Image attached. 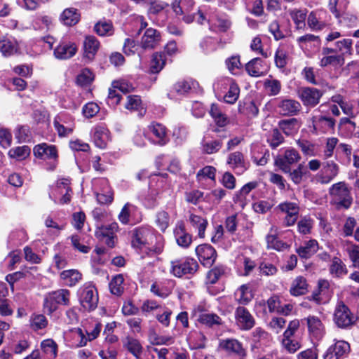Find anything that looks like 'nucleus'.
Segmentation results:
<instances>
[{"label":"nucleus","mask_w":359,"mask_h":359,"mask_svg":"<svg viewBox=\"0 0 359 359\" xmlns=\"http://www.w3.org/2000/svg\"><path fill=\"white\" fill-rule=\"evenodd\" d=\"M131 245L137 250L144 249L148 255L160 254L163 249V238L156 235L148 226H139L131 231Z\"/></svg>","instance_id":"obj_1"},{"label":"nucleus","mask_w":359,"mask_h":359,"mask_svg":"<svg viewBox=\"0 0 359 359\" xmlns=\"http://www.w3.org/2000/svg\"><path fill=\"white\" fill-rule=\"evenodd\" d=\"M70 292L67 289H59L47 293L43 299V309L48 314L55 311L60 305L70 304Z\"/></svg>","instance_id":"obj_2"},{"label":"nucleus","mask_w":359,"mask_h":359,"mask_svg":"<svg viewBox=\"0 0 359 359\" xmlns=\"http://www.w3.org/2000/svg\"><path fill=\"white\" fill-rule=\"evenodd\" d=\"M198 269V264L194 259L185 257L171 261L170 273L175 277L181 278L186 275H194Z\"/></svg>","instance_id":"obj_3"},{"label":"nucleus","mask_w":359,"mask_h":359,"mask_svg":"<svg viewBox=\"0 0 359 359\" xmlns=\"http://www.w3.org/2000/svg\"><path fill=\"white\" fill-rule=\"evenodd\" d=\"M72 193L69 180L61 179L51 188L49 196L55 203L65 204L71 201Z\"/></svg>","instance_id":"obj_4"},{"label":"nucleus","mask_w":359,"mask_h":359,"mask_svg":"<svg viewBox=\"0 0 359 359\" xmlns=\"http://www.w3.org/2000/svg\"><path fill=\"white\" fill-rule=\"evenodd\" d=\"M79 298L81 306L88 311L96 309L98 303V294L96 288L90 283H85L79 291Z\"/></svg>","instance_id":"obj_5"},{"label":"nucleus","mask_w":359,"mask_h":359,"mask_svg":"<svg viewBox=\"0 0 359 359\" xmlns=\"http://www.w3.org/2000/svg\"><path fill=\"white\" fill-rule=\"evenodd\" d=\"M330 194L334 203L345 208H348L352 203V197L350 190L344 182L334 184L330 188Z\"/></svg>","instance_id":"obj_6"},{"label":"nucleus","mask_w":359,"mask_h":359,"mask_svg":"<svg viewBox=\"0 0 359 359\" xmlns=\"http://www.w3.org/2000/svg\"><path fill=\"white\" fill-rule=\"evenodd\" d=\"M344 64V57L336 52L334 48L323 47L320 53L319 66L325 68L332 67L338 68Z\"/></svg>","instance_id":"obj_7"},{"label":"nucleus","mask_w":359,"mask_h":359,"mask_svg":"<svg viewBox=\"0 0 359 359\" xmlns=\"http://www.w3.org/2000/svg\"><path fill=\"white\" fill-rule=\"evenodd\" d=\"M339 173V166L333 161H327L320 171L317 173L313 180L322 184H329Z\"/></svg>","instance_id":"obj_8"},{"label":"nucleus","mask_w":359,"mask_h":359,"mask_svg":"<svg viewBox=\"0 0 359 359\" xmlns=\"http://www.w3.org/2000/svg\"><path fill=\"white\" fill-rule=\"evenodd\" d=\"M276 209L280 212L285 214L283 224L285 226H293L298 219L299 207L296 203L283 202L280 203Z\"/></svg>","instance_id":"obj_9"},{"label":"nucleus","mask_w":359,"mask_h":359,"mask_svg":"<svg viewBox=\"0 0 359 359\" xmlns=\"http://www.w3.org/2000/svg\"><path fill=\"white\" fill-rule=\"evenodd\" d=\"M323 94L321 90L312 87H302L297 91L298 97L304 105L311 107L319 103Z\"/></svg>","instance_id":"obj_10"},{"label":"nucleus","mask_w":359,"mask_h":359,"mask_svg":"<svg viewBox=\"0 0 359 359\" xmlns=\"http://www.w3.org/2000/svg\"><path fill=\"white\" fill-rule=\"evenodd\" d=\"M301 159L298 151L294 148H287L284 151L283 156H278L275 160V164L283 172H290V165L297 163Z\"/></svg>","instance_id":"obj_11"},{"label":"nucleus","mask_w":359,"mask_h":359,"mask_svg":"<svg viewBox=\"0 0 359 359\" xmlns=\"http://www.w3.org/2000/svg\"><path fill=\"white\" fill-rule=\"evenodd\" d=\"M118 220L123 224H133L142 219L138 208L130 203H126L118 215Z\"/></svg>","instance_id":"obj_12"},{"label":"nucleus","mask_w":359,"mask_h":359,"mask_svg":"<svg viewBox=\"0 0 359 359\" xmlns=\"http://www.w3.org/2000/svg\"><path fill=\"white\" fill-rule=\"evenodd\" d=\"M350 352V345L344 340H337L331 345L323 355L324 359H343Z\"/></svg>","instance_id":"obj_13"},{"label":"nucleus","mask_w":359,"mask_h":359,"mask_svg":"<svg viewBox=\"0 0 359 359\" xmlns=\"http://www.w3.org/2000/svg\"><path fill=\"white\" fill-rule=\"evenodd\" d=\"M118 229V224L116 222L103 225L96 229L95 236L101 241L105 243L109 247L112 248L114 245L115 234Z\"/></svg>","instance_id":"obj_14"},{"label":"nucleus","mask_w":359,"mask_h":359,"mask_svg":"<svg viewBox=\"0 0 359 359\" xmlns=\"http://www.w3.org/2000/svg\"><path fill=\"white\" fill-rule=\"evenodd\" d=\"M334 320L339 327H347L353 323V317L349 309L342 302L337 304L334 314Z\"/></svg>","instance_id":"obj_15"},{"label":"nucleus","mask_w":359,"mask_h":359,"mask_svg":"<svg viewBox=\"0 0 359 359\" xmlns=\"http://www.w3.org/2000/svg\"><path fill=\"white\" fill-rule=\"evenodd\" d=\"M196 253L201 263L207 267L211 266L217 257L216 250L209 244L197 246Z\"/></svg>","instance_id":"obj_16"},{"label":"nucleus","mask_w":359,"mask_h":359,"mask_svg":"<svg viewBox=\"0 0 359 359\" xmlns=\"http://www.w3.org/2000/svg\"><path fill=\"white\" fill-rule=\"evenodd\" d=\"M93 186L97 188L100 187L99 192L96 193L98 203L100 204H109L113 201V192L109 186L108 180L106 179H98L93 181Z\"/></svg>","instance_id":"obj_17"},{"label":"nucleus","mask_w":359,"mask_h":359,"mask_svg":"<svg viewBox=\"0 0 359 359\" xmlns=\"http://www.w3.org/2000/svg\"><path fill=\"white\" fill-rule=\"evenodd\" d=\"M226 163L237 175L243 174L248 168V163L245 161L243 154L238 151L228 155Z\"/></svg>","instance_id":"obj_18"},{"label":"nucleus","mask_w":359,"mask_h":359,"mask_svg":"<svg viewBox=\"0 0 359 359\" xmlns=\"http://www.w3.org/2000/svg\"><path fill=\"white\" fill-rule=\"evenodd\" d=\"M331 297L330 283L327 280L323 279L318 280V287L313 292L311 299L320 304L327 302Z\"/></svg>","instance_id":"obj_19"},{"label":"nucleus","mask_w":359,"mask_h":359,"mask_svg":"<svg viewBox=\"0 0 359 359\" xmlns=\"http://www.w3.org/2000/svg\"><path fill=\"white\" fill-rule=\"evenodd\" d=\"M305 320L310 336L318 341L322 339L325 334V327L320 318L314 316H309Z\"/></svg>","instance_id":"obj_20"},{"label":"nucleus","mask_w":359,"mask_h":359,"mask_svg":"<svg viewBox=\"0 0 359 359\" xmlns=\"http://www.w3.org/2000/svg\"><path fill=\"white\" fill-rule=\"evenodd\" d=\"M235 318L237 325L244 330H248L255 325V319L247 309L238 306L235 311Z\"/></svg>","instance_id":"obj_21"},{"label":"nucleus","mask_w":359,"mask_h":359,"mask_svg":"<svg viewBox=\"0 0 359 359\" xmlns=\"http://www.w3.org/2000/svg\"><path fill=\"white\" fill-rule=\"evenodd\" d=\"M219 346L229 353H233L238 357V359H245L246 351L242 344L236 339H226L219 342Z\"/></svg>","instance_id":"obj_22"},{"label":"nucleus","mask_w":359,"mask_h":359,"mask_svg":"<svg viewBox=\"0 0 359 359\" xmlns=\"http://www.w3.org/2000/svg\"><path fill=\"white\" fill-rule=\"evenodd\" d=\"M277 108L283 116L297 115L302 109L301 104L292 99H283L279 101Z\"/></svg>","instance_id":"obj_23"},{"label":"nucleus","mask_w":359,"mask_h":359,"mask_svg":"<svg viewBox=\"0 0 359 359\" xmlns=\"http://www.w3.org/2000/svg\"><path fill=\"white\" fill-rule=\"evenodd\" d=\"M221 83L227 88V92L224 96V100L229 104H234L239 96L240 88L238 84L230 78H225L221 81Z\"/></svg>","instance_id":"obj_24"},{"label":"nucleus","mask_w":359,"mask_h":359,"mask_svg":"<svg viewBox=\"0 0 359 359\" xmlns=\"http://www.w3.org/2000/svg\"><path fill=\"white\" fill-rule=\"evenodd\" d=\"M312 126L316 133H325L334 128L335 120L324 116H314L312 118Z\"/></svg>","instance_id":"obj_25"},{"label":"nucleus","mask_w":359,"mask_h":359,"mask_svg":"<svg viewBox=\"0 0 359 359\" xmlns=\"http://www.w3.org/2000/svg\"><path fill=\"white\" fill-rule=\"evenodd\" d=\"M77 51L74 43L62 41L54 50V55L59 60H67L73 57Z\"/></svg>","instance_id":"obj_26"},{"label":"nucleus","mask_w":359,"mask_h":359,"mask_svg":"<svg viewBox=\"0 0 359 359\" xmlns=\"http://www.w3.org/2000/svg\"><path fill=\"white\" fill-rule=\"evenodd\" d=\"M245 70L250 76L259 77L267 73L268 67L262 59L255 57L245 65Z\"/></svg>","instance_id":"obj_27"},{"label":"nucleus","mask_w":359,"mask_h":359,"mask_svg":"<svg viewBox=\"0 0 359 359\" xmlns=\"http://www.w3.org/2000/svg\"><path fill=\"white\" fill-rule=\"evenodd\" d=\"M160 33L154 29H147L141 39V46L144 49L155 48L160 43Z\"/></svg>","instance_id":"obj_28"},{"label":"nucleus","mask_w":359,"mask_h":359,"mask_svg":"<svg viewBox=\"0 0 359 359\" xmlns=\"http://www.w3.org/2000/svg\"><path fill=\"white\" fill-rule=\"evenodd\" d=\"M278 228L276 226H271L269 233L266 236L267 248L278 251L284 250L287 245L278 238Z\"/></svg>","instance_id":"obj_29"},{"label":"nucleus","mask_w":359,"mask_h":359,"mask_svg":"<svg viewBox=\"0 0 359 359\" xmlns=\"http://www.w3.org/2000/svg\"><path fill=\"white\" fill-rule=\"evenodd\" d=\"M34 154L36 157L42 159L55 160L57 158V152L55 146L46 143L36 145L34 148Z\"/></svg>","instance_id":"obj_30"},{"label":"nucleus","mask_w":359,"mask_h":359,"mask_svg":"<svg viewBox=\"0 0 359 359\" xmlns=\"http://www.w3.org/2000/svg\"><path fill=\"white\" fill-rule=\"evenodd\" d=\"M174 287V282L172 280H165L161 282H155L151 286V292L161 298H165L170 295Z\"/></svg>","instance_id":"obj_31"},{"label":"nucleus","mask_w":359,"mask_h":359,"mask_svg":"<svg viewBox=\"0 0 359 359\" xmlns=\"http://www.w3.org/2000/svg\"><path fill=\"white\" fill-rule=\"evenodd\" d=\"M93 140L97 147L106 148L110 140L109 130L104 126L95 127L93 130Z\"/></svg>","instance_id":"obj_32"},{"label":"nucleus","mask_w":359,"mask_h":359,"mask_svg":"<svg viewBox=\"0 0 359 359\" xmlns=\"http://www.w3.org/2000/svg\"><path fill=\"white\" fill-rule=\"evenodd\" d=\"M54 126L59 136L66 137L72 133L74 123L72 121H65L63 115H59L54 120Z\"/></svg>","instance_id":"obj_33"},{"label":"nucleus","mask_w":359,"mask_h":359,"mask_svg":"<svg viewBox=\"0 0 359 359\" xmlns=\"http://www.w3.org/2000/svg\"><path fill=\"white\" fill-rule=\"evenodd\" d=\"M174 235L177 243L182 248H187L192 242L191 236L186 231L182 223L177 224L174 230Z\"/></svg>","instance_id":"obj_34"},{"label":"nucleus","mask_w":359,"mask_h":359,"mask_svg":"<svg viewBox=\"0 0 359 359\" xmlns=\"http://www.w3.org/2000/svg\"><path fill=\"white\" fill-rule=\"evenodd\" d=\"M60 278L65 285L74 287L81 280L82 274L77 269H69L62 271Z\"/></svg>","instance_id":"obj_35"},{"label":"nucleus","mask_w":359,"mask_h":359,"mask_svg":"<svg viewBox=\"0 0 359 359\" xmlns=\"http://www.w3.org/2000/svg\"><path fill=\"white\" fill-rule=\"evenodd\" d=\"M301 126V121L296 118L281 120L278 123L280 129L287 136L297 134Z\"/></svg>","instance_id":"obj_36"},{"label":"nucleus","mask_w":359,"mask_h":359,"mask_svg":"<svg viewBox=\"0 0 359 359\" xmlns=\"http://www.w3.org/2000/svg\"><path fill=\"white\" fill-rule=\"evenodd\" d=\"M150 133L154 135V141L160 145L165 144L168 141L165 127L161 123H152L149 126Z\"/></svg>","instance_id":"obj_37"},{"label":"nucleus","mask_w":359,"mask_h":359,"mask_svg":"<svg viewBox=\"0 0 359 359\" xmlns=\"http://www.w3.org/2000/svg\"><path fill=\"white\" fill-rule=\"evenodd\" d=\"M80 13L74 8H68L65 9L60 14V20L66 26H74L80 20Z\"/></svg>","instance_id":"obj_38"},{"label":"nucleus","mask_w":359,"mask_h":359,"mask_svg":"<svg viewBox=\"0 0 359 359\" xmlns=\"http://www.w3.org/2000/svg\"><path fill=\"white\" fill-rule=\"evenodd\" d=\"M289 15L295 25L297 29L304 30L306 27L307 10L306 8H294L289 11Z\"/></svg>","instance_id":"obj_39"},{"label":"nucleus","mask_w":359,"mask_h":359,"mask_svg":"<svg viewBox=\"0 0 359 359\" xmlns=\"http://www.w3.org/2000/svg\"><path fill=\"white\" fill-rule=\"evenodd\" d=\"M318 250V243L316 240H309L303 245L297 248L296 252L299 256L304 259H308L313 255Z\"/></svg>","instance_id":"obj_40"},{"label":"nucleus","mask_w":359,"mask_h":359,"mask_svg":"<svg viewBox=\"0 0 359 359\" xmlns=\"http://www.w3.org/2000/svg\"><path fill=\"white\" fill-rule=\"evenodd\" d=\"M308 291V283L305 278L298 276L292 281L290 289L292 296H300L306 294Z\"/></svg>","instance_id":"obj_41"},{"label":"nucleus","mask_w":359,"mask_h":359,"mask_svg":"<svg viewBox=\"0 0 359 359\" xmlns=\"http://www.w3.org/2000/svg\"><path fill=\"white\" fill-rule=\"evenodd\" d=\"M41 348L46 359H55L57 355V345L52 339H46L41 342Z\"/></svg>","instance_id":"obj_42"},{"label":"nucleus","mask_w":359,"mask_h":359,"mask_svg":"<svg viewBox=\"0 0 359 359\" xmlns=\"http://www.w3.org/2000/svg\"><path fill=\"white\" fill-rule=\"evenodd\" d=\"M123 347L136 358H140L142 352V346L139 340L131 337H127L123 339Z\"/></svg>","instance_id":"obj_43"},{"label":"nucleus","mask_w":359,"mask_h":359,"mask_svg":"<svg viewBox=\"0 0 359 359\" xmlns=\"http://www.w3.org/2000/svg\"><path fill=\"white\" fill-rule=\"evenodd\" d=\"M85 56L88 59H92L100 47V43L93 36H88L86 37L84 43Z\"/></svg>","instance_id":"obj_44"},{"label":"nucleus","mask_w":359,"mask_h":359,"mask_svg":"<svg viewBox=\"0 0 359 359\" xmlns=\"http://www.w3.org/2000/svg\"><path fill=\"white\" fill-rule=\"evenodd\" d=\"M70 337L72 338L71 346L72 347H82L87 344L88 338L81 328H75L70 331Z\"/></svg>","instance_id":"obj_45"},{"label":"nucleus","mask_w":359,"mask_h":359,"mask_svg":"<svg viewBox=\"0 0 359 359\" xmlns=\"http://www.w3.org/2000/svg\"><path fill=\"white\" fill-rule=\"evenodd\" d=\"M187 340L191 349L203 348L205 346L206 338L201 332H191L189 334Z\"/></svg>","instance_id":"obj_46"},{"label":"nucleus","mask_w":359,"mask_h":359,"mask_svg":"<svg viewBox=\"0 0 359 359\" xmlns=\"http://www.w3.org/2000/svg\"><path fill=\"white\" fill-rule=\"evenodd\" d=\"M189 221L193 228L198 231V236L203 238L205 236V231L208 226V221L199 215L193 214L190 215Z\"/></svg>","instance_id":"obj_47"},{"label":"nucleus","mask_w":359,"mask_h":359,"mask_svg":"<svg viewBox=\"0 0 359 359\" xmlns=\"http://www.w3.org/2000/svg\"><path fill=\"white\" fill-rule=\"evenodd\" d=\"M197 83L192 79L182 80L177 81L173 86V90L180 95L189 93L193 88H195Z\"/></svg>","instance_id":"obj_48"},{"label":"nucleus","mask_w":359,"mask_h":359,"mask_svg":"<svg viewBox=\"0 0 359 359\" xmlns=\"http://www.w3.org/2000/svg\"><path fill=\"white\" fill-rule=\"evenodd\" d=\"M197 320L198 323L210 327L215 325H221L223 323L222 318L219 316L210 313H201Z\"/></svg>","instance_id":"obj_49"},{"label":"nucleus","mask_w":359,"mask_h":359,"mask_svg":"<svg viewBox=\"0 0 359 359\" xmlns=\"http://www.w3.org/2000/svg\"><path fill=\"white\" fill-rule=\"evenodd\" d=\"M29 327L35 332L45 329L48 325L46 317L42 314L33 313L29 318Z\"/></svg>","instance_id":"obj_50"},{"label":"nucleus","mask_w":359,"mask_h":359,"mask_svg":"<svg viewBox=\"0 0 359 359\" xmlns=\"http://www.w3.org/2000/svg\"><path fill=\"white\" fill-rule=\"evenodd\" d=\"M236 300L241 304H247L252 299L249 286L243 285L235 292Z\"/></svg>","instance_id":"obj_51"},{"label":"nucleus","mask_w":359,"mask_h":359,"mask_svg":"<svg viewBox=\"0 0 359 359\" xmlns=\"http://www.w3.org/2000/svg\"><path fill=\"white\" fill-rule=\"evenodd\" d=\"M18 50V43L13 39L4 38L0 40V51L4 55H11Z\"/></svg>","instance_id":"obj_52"},{"label":"nucleus","mask_w":359,"mask_h":359,"mask_svg":"<svg viewBox=\"0 0 359 359\" xmlns=\"http://www.w3.org/2000/svg\"><path fill=\"white\" fill-rule=\"evenodd\" d=\"M336 48H334L336 52H339V55H343V57L346 55H352L353 49V41L351 39H343L341 40H339L334 43Z\"/></svg>","instance_id":"obj_53"},{"label":"nucleus","mask_w":359,"mask_h":359,"mask_svg":"<svg viewBox=\"0 0 359 359\" xmlns=\"http://www.w3.org/2000/svg\"><path fill=\"white\" fill-rule=\"evenodd\" d=\"M210 114L217 126L222 127L227 123V118L226 115L222 113L217 104H212Z\"/></svg>","instance_id":"obj_54"},{"label":"nucleus","mask_w":359,"mask_h":359,"mask_svg":"<svg viewBox=\"0 0 359 359\" xmlns=\"http://www.w3.org/2000/svg\"><path fill=\"white\" fill-rule=\"evenodd\" d=\"M95 32L102 36H111L114 32L113 25L110 21L100 20L94 27Z\"/></svg>","instance_id":"obj_55"},{"label":"nucleus","mask_w":359,"mask_h":359,"mask_svg":"<svg viewBox=\"0 0 359 359\" xmlns=\"http://www.w3.org/2000/svg\"><path fill=\"white\" fill-rule=\"evenodd\" d=\"M165 65L163 53H156L153 55L150 62L149 71L153 74L158 73Z\"/></svg>","instance_id":"obj_56"},{"label":"nucleus","mask_w":359,"mask_h":359,"mask_svg":"<svg viewBox=\"0 0 359 359\" xmlns=\"http://www.w3.org/2000/svg\"><path fill=\"white\" fill-rule=\"evenodd\" d=\"M94 80V74L89 69H83L76 76V84L80 86H87Z\"/></svg>","instance_id":"obj_57"},{"label":"nucleus","mask_w":359,"mask_h":359,"mask_svg":"<svg viewBox=\"0 0 359 359\" xmlns=\"http://www.w3.org/2000/svg\"><path fill=\"white\" fill-rule=\"evenodd\" d=\"M30 151V148L28 146L17 147L9 150L8 156L12 158L22 161L29 156Z\"/></svg>","instance_id":"obj_58"},{"label":"nucleus","mask_w":359,"mask_h":359,"mask_svg":"<svg viewBox=\"0 0 359 359\" xmlns=\"http://www.w3.org/2000/svg\"><path fill=\"white\" fill-rule=\"evenodd\" d=\"M123 281V275L118 274L114 276L109 283L111 292L115 295H121L124 289Z\"/></svg>","instance_id":"obj_59"},{"label":"nucleus","mask_w":359,"mask_h":359,"mask_svg":"<svg viewBox=\"0 0 359 359\" xmlns=\"http://www.w3.org/2000/svg\"><path fill=\"white\" fill-rule=\"evenodd\" d=\"M307 24L309 27L313 31L321 30L325 26V23L320 20L316 11L310 13L307 18Z\"/></svg>","instance_id":"obj_60"},{"label":"nucleus","mask_w":359,"mask_h":359,"mask_svg":"<svg viewBox=\"0 0 359 359\" xmlns=\"http://www.w3.org/2000/svg\"><path fill=\"white\" fill-rule=\"evenodd\" d=\"M158 192L154 189H150L148 194L144 195L142 198V204L147 208H154L158 204L157 196Z\"/></svg>","instance_id":"obj_61"},{"label":"nucleus","mask_w":359,"mask_h":359,"mask_svg":"<svg viewBox=\"0 0 359 359\" xmlns=\"http://www.w3.org/2000/svg\"><path fill=\"white\" fill-rule=\"evenodd\" d=\"M222 146V142L220 140H203L202 142L203 151L208 154H212L217 152Z\"/></svg>","instance_id":"obj_62"},{"label":"nucleus","mask_w":359,"mask_h":359,"mask_svg":"<svg viewBox=\"0 0 359 359\" xmlns=\"http://www.w3.org/2000/svg\"><path fill=\"white\" fill-rule=\"evenodd\" d=\"M264 88L269 95L274 96L280 93L281 90V83L276 79H266L264 81Z\"/></svg>","instance_id":"obj_63"},{"label":"nucleus","mask_w":359,"mask_h":359,"mask_svg":"<svg viewBox=\"0 0 359 359\" xmlns=\"http://www.w3.org/2000/svg\"><path fill=\"white\" fill-rule=\"evenodd\" d=\"M225 63L229 71L234 75L238 74L242 67L239 56H231L226 60Z\"/></svg>","instance_id":"obj_64"}]
</instances>
